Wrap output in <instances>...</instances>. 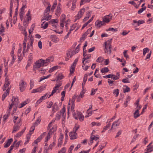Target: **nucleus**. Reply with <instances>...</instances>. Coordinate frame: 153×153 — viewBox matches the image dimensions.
I'll return each mask as SVG.
<instances>
[{
  "mask_svg": "<svg viewBox=\"0 0 153 153\" xmlns=\"http://www.w3.org/2000/svg\"><path fill=\"white\" fill-rule=\"evenodd\" d=\"M30 90L34 86V81L33 79H31L30 81Z\"/></svg>",
  "mask_w": 153,
  "mask_h": 153,
  "instance_id": "nucleus-36",
  "label": "nucleus"
},
{
  "mask_svg": "<svg viewBox=\"0 0 153 153\" xmlns=\"http://www.w3.org/2000/svg\"><path fill=\"white\" fill-rule=\"evenodd\" d=\"M46 85H42L40 86L39 88H38L39 91V92H41L43 91L44 89L46 88Z\"/></svg>",
  "mask_w": 153,
  "mask_h": 153,
  "instance_id": "nucleus-29",
  "label": "nucleus"
},
{
  "mask_svg": "<svg viewBox=\"0 0 153 153\" xmlns=\"http://www.w3.org/2000/svg\"><path fill=\"white\" fill-rule=\"evenodd\" d=\"M56 78L57 79H56V81H58L63 78H64V76L62 75V74H60L58 75Z\"/></svg>",
  "mask_w": 153,
  "mask_h": 153,
  "instance_id": "nucleus-26",
  "label": "nucleus"
},
{
  "mask_svg": "<svg viewBox=\"0 0 153 153\" xmlns=\"http://www.w3.org/2000/svg\"><path fill=\"white\" fill-rule=\"evenodd\" d=\"M41 121V117L40 116L36 120V121L33 123V125H35L36 124L38 125L39 123Z\"/></svg>",
  "mask_w": 153,
  "mask_h": 153,
  "instance_id": "nucleus-34",
  "label": "nucleus"
},
{
  "mask_svg": "<svg viewBox=\"0 0 153 153\" xmlns=\"http://www.w3.org/2000/svg\"><path fill=\"white\" fill-rule=\"evenodd\" d=\"M148 152H151L153 151V146H152L150 147H148Z\"/></svg>",
  "mask_w": 153,
  "mask_h": 153,
  "instance_id": "nucleus-63",
  "label": "nucleus"
},
{
  "mask_svg": "<svg viewBox=\"0 0 153 153\" xmlns=\"http://www.w3.org/2000/svg\"><path fill=\"white\" fill-rule=\"evenodd\" d=\"M128 3L131 4L133 5L136 8H137L138 7L137 6V5L136 3L134 2L133 1H129Z\"/></svg>",
  "mask_w": 153,
  "mask_h": 153,
  "instance_id": "nucleus-44",
  "label": "nucleus"
},
{
  "mask_svg": "<svg viewBox=\"0 0 153 153\" xmlns=\"http://www.w3.org/2000/svg\"><path fill=\"white\" fill-rule=\"evenodd\" d=\"M13 2L12 0L11 1H10V11H12V8L13 7Z\"/></svg>",
  "mask_w": 153,
  "mask_h": 153,
  "instance_id": "nucleus-59",
  "label": "nucleus"
},
{
  "mask_svg": "<svg viewBox=\"0 0 153 153\" xmlns=\"http://www.w3.org/2000/svg\"><path fill=\"white\" fill-rule=\"evenodd\" d=\"M77 133L74 131H71L69 134L70 139L71 140H74L77 138Z\"/></svg>",
  "mask_w": 153,
  "mask_h": 153,
  "instance_id": "nucleus-9",
  "label": "nucleus"
},
{
  "mask_svg": "<svg viewBox=\"0 0 153 153\" xmlns=\"http://www.w3.org/2000/svg\"><path fill=\"white\" fill-rule=\"evenodd\" d=\"M53 104V102L51 101L48 104H47V108H50L51 107V106Z\"/></svg>",
  "mask_w": 153,
  "mask_h": 153,
  "instance_id": "nucleus-64",
  "label": "nucleus"
},
{
  "mask_svg": "<svg viewBox=\"0 0 153 153\" xmlns=\"http://www.w3.org/2000/svg\"><path fill=\"white\" fill-rule=\"evenodd\" d=\"M58 108V106L56 102L54 103L53 105V106L52 111H57Z\"/></svg>",
  "mask_w": 153,
  "mask_h": 153,
  "instance_id": "nucleus-24",
  "label": "nucleus"
},
{
  "mask_svg": "<svg viewBox=\"0 0 153 153\" xmlns=\"http://www.w3.org/2000/svg\"><path fill=\"white\" fill-rule=\"evenodd\" d=\"M110 126V124H108L107 125H106L103 128V130L102 131V132L103 133L105 131L107 130L108 128H109Z\"/></svg>",
  "mask_w": 153,
  "mask_h": 153,
  "instance_id": "nucleus-35",
  "label": "nucleus"
},
{
  "mask_svg": "<svg viewBox=\"0 0 153 153\" xmlns=\"http://www.w3.org/2000/svg\"><path fill=\"white\" fill-rule=\"evenodd\" d=\"M119 120H117L116 121L114 122L112 125L111 129L113 128H115L116 127L119 126L120 123H119Z\"/></svg>",
  "mask_w": 153,
  "mask_h": 153,
  "instance_id": "nucleus-13",
  "label": "nucleus"
},
{
  "mask_svg": "<svg viewBox=\"0 0 153 153\" xmlns=\"http://www.w3.org/2000/svg\"><path fill=\"white\" fill-rule=\"evenodd\" d=\"M57 3L56 2H54L51 7V10L53 11L54 9H55L56 5H57Z\"/></svg>",
  "mask_w": 153,
  "mask_h": 153,
  "instance_id": "nucleus-53",
  "label": "nucleus"
},
{
  "mask_svg": "<svg viewBox=\"0 0 153 153\" xmlns=\"http://www.w3.org/2000/svg\"><path fill=\"white\" fill-rule=\"evenodd\" d=\"M97 89H94L93 88L91 89V95H93L95 94L96 92L97 91Z\"/></svg>",
  "mask_w": 153,
  "mask_h": 153,
  "instance_id": "nucleus-62",
  "label": "nucleus"
},
{
  "mask_svg": "<svg viewBox=\"0 0 153 153\" xmlns=\"http://www.w3.org/2000/svg\"><path fill=\"white\" fill-rule=\"evenodd\" d=\"M47 15H45L43 16V17H42V18L41 19V22L44 20L48 21L51 19L52 17L51 15H48V16L46 17V16Z\"/></svg>",
  "mask_w": 153,
  "mask_h": 153,
  "instance_id": "nucleus-14",
  "label": "nucleus"
},
{
  "mask_svg": "<svg viewBox=\"0 0 153 153\" xmlns=\"http://www.w3.org/2000/svg\"><path fill=\"white\" fill-rule=\"evenodd\" d=\"M85 11V9L84 8H82L78 12V13L76 16L79 17L80 16V18H81Z\"/></svg>",
  "mask_w": 153,
  "mask_h": 153,
  "instance_id": "nucleus-17",
  "label": "nucleus"
},
{
  "mask_svg": "<svg viewBox=\"0 0 153 153\" xmlns=\"http://www.w3.org/2000/svg\"><path fill=\"white\" fill-rule=\"evenodd\" d=\"M30 44L31 46H32L33 44V42L34 39L33 37L32 36V35L31 36V37L30 38Z\"/></svg>",
  "mask_w": 153,
  "mask_h": 153,
  "instance_id": "nucleus-49",
  "label": "nucleus"
},
{
  "mask_svg": "<svg viewBox=\"0 0 153 153\" xmlns=\"http://www.w3.org/2000/svg\"><path fill=\"white\" fill-rule=\"evenodd\" d=\"M8 95V94H7V93H6V92L4 93L2 96V101H3L5 99L6 97Z\"/></svg>",
  "mask_w": 153,
  "mask_h": 153,
  "instance_id": "nucleus-56",
  "label": "nucleus"
},
{
  "mask_svg": "<svg viewBox=\"0 0 153 153\" xmlns=\"http://www.w3.org/2000/svg\"><path fill=\"white\" fill-rule=\"evenodd\" d=\"M127 51L125 50L123 52V55L124 57H126V59H129V55L126 53V52Z\"/></svg>",
  "mask_w": 153,
  "mask_h": 153,
  "instance_id": "nucleus-42",
  "label": "nucleus"
},
{
  "mask_svg": "<svg viewBox=\"0 0 153 153\" xmlns=\"http://www.w3.org/2000/svg\"><path fill=\"white\" fill-rule=\"evenodd\" d=\"M54 58L53 56H50L46 59L45 60H44V65L45 66H47L48 63L50 62H52Z\"/></svg>",
  "mask_w": 153,
  "mask_h": 153,
  "instance_id": "nucleus-8",
  "label": "nucleus"
},
{
  "mask_svg": "<svg viewBox=\"0 0 153 153\" xmlns=\"http://www.w3.org/2000/svg\"><path fill=\"white\" fill-rule=\"evenodd\" d=\"M27 2V1L26 0H25V1H24L23 2V4H22V7L20 9V10H21L20 12H23L24 10V8H26V7H27V6H26Z\"/></svg>",
  "mask_w": 153,
  "mask_h": 153,
  "instance_id": "nucleus-21",
  "label": "nucleus"
},
{
  "mask_svg": "<svg viewBox=\"0 0 153 153\" xmlns=\"http://www.w3.org/2000/svg\"><path fill=\"white\" fill-rule=\"evenodd\" d=\"M102 22H104V25H105V23H108L110 22V19L107 16H105L103 19Z\"/></svg>",
  "mask_w": 153,
  "mask_h": 153,
  "instance_id": "nucleus-25",
  "label": "nucleus"
},
{
  "mask_svg": "<svg viewBox=\"0 0 153 153\" xmlns=\"http://www.w3.org/2000/svg\"><path fill=\"white\" fill-rule=\"evenodd\" d=\"M76 94H75L74 96L73 97L71 100V103L74 104V102L75 101V99L76 98Z\"/></svg>",
  "mask_w": 153,
  "mask_h": 153,
  "instance_id": "nucleus-46",
  "label": "nucleus"
},
{
  "mask_svg": "<svg viewBox=\"0 0 153 153\" xmlns=\"http://www.w3.org/2000/svg\"><path fill=\"white\" fill-rule=\"evenodd\" d=\"M57 128L56 126V125H54L52 128L49 131L48 134V135H50L53 134L55 131H56Z\"/></svg>",
  "mask_w": 153,
  "mask_h": 153,
  "instance_id": "nucleus-10",
  "label": "nucleus"
},
{
  "mask_svg": "<svg viewBox=\"0 0 153 153\" xmlns=\"http://www.w3.org/2000/svg\"><path fill=\"white\" fill-rule=\"evenodd\" d=\"M119 93V90L118 89H115L114 90L113 94L116 96V97L118 96Z\"/></svg>",
  "mask_w": 153,
  "mask_h": 153,
  "instance_id": "nucleus-32",
  "label": "nucleus"
},
{
  "mask_svg": "<svg viewBox=\"0 0 153 153\" xmlns=\"http://www.w3.org/2000/svg\"><path fill=\"white\" fill-rule=\"evenodd\" d=\"M58 22V20L57 19H52L51 21L48 22L49 24H53L55 23H57Z\"/></svg>",
  "mask_w": 153,
  "mask_h": 153,
  "instance_id": "nucleus-27",
  "label": "nucleus"
},
{
  "mask_svg": "<svg viewBox=\"0 0 153 153\" xmlns=\"http://www.w3.org/2000/svg\"><path fill=\"white\" fill-rule=\"evenodd\" d=\"M86 47V41L85 42V44L83 48V56H84V57L82 58V67L83 69L85 71H86V66L85 65V64H86V61H85V60H86V58L85 57V56H86V55L85 54L86 51V50H85Z\"/></svg>",
  "mask_w": 153,
  "mask_h": 153,
  "instance_id": "nucleus-4",
  "label": "nucleus"
},
{
  "mask_svg": "<svg viewBox=\"0 0 153 153\" xmlns=\"http://www.w3.org/2000/svg\"><path fill=\"white\" fill-rule=\"evenodd\" d=\"M107 31H112L113 32H115L117 31V28H110L106 30Z\"/></svg>",
  "mask_w": 153,
  "mask_h": 153,
  "instance_id": "nucleus-48",
  "label": "nucleus"
},
{
  "mask_svg": "<svg viewBox=\"0 0 153 153\" xmlns=\"http://www.w3.org/2000/svg\"><path fill=\"white\" fill-rule=\"evenodd\" d=\"M63 138V134L62 133L60 134L59 137V138L58 141L60 140L61 142H62Z\"/></svg>",
  "mask_w": 153,
  "mask_h": 153,
  "instance_id": "nucleus-60",
  "label": "nucleus"
},
{
  "mask_svg": "<svg viewBox=\"0 0 153 153\" xmlns=\"http://www.w3.org/2000/svg\"><path fill=\"white\" fill-rule=\"evenodd\" d=\"M55 145V143L54 142L52 143L50 145L49 147L48 148V150H49V149L52 150L53 147Z\"/></svg>",
  "mask_w": 153,
  "mask_h": 153,
  "instance_id": "nucleus-51",
  "label": "nucleus"
},
{
  "mask_svg": "<svg viewBox=\"0 0 153 153\" xmlns=\"http://www.w3.org/2000/svg\"><path fill=\"white\" fill-rule=\"evenodd\" d=\"M35 126L33 125V126H32L30 129V130L29 131L30 132V135L33 132L34 129H35Z\"/></svg>",
  "mask_w": 153,
  "mask_h": 153,
  "instance_id": "nucleus-43",
  "label": "nucleus"
},
{
  "mask_svg": "<svg viewBox=\"0 0 153 153\" xmlns=\"http://www.w3.org/2000/svg\"><path fill=\"white\" fill-rule=\"evenodd\" d=\"M86 32H85L82 35V37L80 38V40L81 42L83 41L85 39Z\"/></svg>",
  "mask_w": 153,
  "mask_h": 153,
  "instance_id": "nucleus-40",
  "label": "nucleus"
},
{
  "mask_svg": "<svg viewBox=\"0 0 153 153\" xmlns=\"http://www.w3.org/2000/svg\"><path fill=\"white\" fill-rule=\"evenodd\" d=\"M31 111V108L30 106L28 107V108L25 111V114L26 115H27L28 113H29L30 111Z\"/></svg>",
  "mask_w": 153,
  "mask_h": 153,
  "instance_id": "nucleus-54",
  "label": "nucleus"
},
{
  "mask_svg": "<svg viewBox=\"0 0 153 153\" xmlns=\"http://www.w3.org/2000/svg\"><path fill=\"white\" fill-rule=\"evenodd\" d=\"M104 25V22L100 21L99 20H97L95 22V27H96L100 28L101 26Z\"/></svg>",
  "mask_w": 153,
  "mask_h": 153,
  "instance_id": "nucleus-5",
  "label": "nucleus"
},
{
  "mask_svg": "<svg viewBox=\"0 0 153 153\" xmlns=\"http://www.w3.org/2000/svg\"><path fill=\"white\" fill-rule=\"evenodd\" d=\"M113 74H108L107 75H105L103 76V77L105 78H111L112 76H113Z\"/></svg>",
  "mask_w": 153,
  "mask_h": 153,
  "instance_id": "nucleus-52",
  "label": "nucleus"
},
{
  "mask_svg": "<svg viewBox=\"0 0 153 153\" xmlns=\"http://www.w3.org/2000/svg\"><path fill=\"white\" fill-rule=\"evenodd\" d=\"M149 49L148 48H144L143 50V55L145 56L146 53L149 52Z\"/></svg>",
  "mask_w": 153,
  "mask_h": 153,
  "instance_id": "nucleus-31",
  "label": "nucleus"
},
{
  "mask_svg": "<svg viewBox=\"0 0 153 153\" xmlns=\"http://www.w3.org/2000/svg\"><path fill=\"white\" fill-rule=\"evenodd\" d=\"M44 60L42 59H40L36 61L34 63L33 69V71H35L36 69L39 68L41 67L44 66Z\"/></svg>",
  "mask_w": 153,
  "mask_h": 153,
  "instance_id": "nucleus-2",
  "label": "nucleus"
},
{
  "mask_svg": "<svg viewBox=\"0 0 153 153\" xmlns=\"http://www.w3.org/2000/svg\"><path fill=\"white\" fill-rule=\"evenodd\" d=\"M21 125V124L20 125H17L16 124H15L13 126L12 133H13L15 132L16 131L19 130Z\"/></svg>",
  "mask_w": 153,
  "mask_h": 153,
  "instance_id": "nucleus-11",
  "label": "nucleus"
},
{
  "mask_svg": "<svg viewBox=\"0 0 153 153\" xmlns=\"http://www.w3.org/2000/svg\"><path fill=\"white\" fill-rule=\"evenodd\" d=\"M61 115V112H58L56 115V119L58 120H59L60 118Z\"/></svg>",
  "mask_w": 153,
  "mask_h": 153,
  "instance_id": "nucleus-41",
  "label": "nucleus"
},
{
  "mask_svg": "<svg viewBox=\"0 0 153 153\" xmlns=\"http://www.w3.org/2000/svg\"><path fill=\"white\" fill-rule=\"evenodd\" d=\"M30 101V100L29 99H27L25 101L22 102L21 104V106H19V108H21L24 106L26 104L28 103Z\"/></svg>",
  "mask_w": 153,
  "mask_h": 153,
  "instance_id": "nucleus-19",
  "label": "nucleus"
},
{
  "mask_svg": "<svg viewBox=\"0 0 153 153\" xmlns=\"http://www.w3.org/2000/svg\"><path fill=\"white\" fill-rule=\"evenodd\" d=\"M66 18L65 15L64 14L62 15L61 17V21L62 22H64Z\"/></svg>",
  "mask_w": 153,
  "mask_h": 153,
  "instance_id": "nucleus-38",
  "label": "nucleus"
},
{
  "mask_svg": "<svg viewBox=\"0 0 153 153\" xmlns=\"http://www.w3.org/2000/svg\"><path fill=\"white\" fill-rule=\"evenodd\" d=\"M11 101L12 103H13V105H14L15 106H16L17 107H18V105L19 102V99L18 98H15L13 97L11 100Z\"/></svg>",
  "mask_w": 153,
  "mask_h": 153,
  "instance_id": "nucleus-7",
  "label": "nucleus"
},
{
  "mask_svg": "<svg viewBox=\"0 0 153 153\" xmlns=\"http://www.w3.org/2000/svg\"><path fill=\"white\" fill-rule=\"evenodd\" d=\"M13 141V139L11 138L10 139H8L7 141V142L5 144L4 147V148H7L9 147L11 143Z\"/></svg>",
  "mask_w": 153,
  "mask_h": 153,
  "instance_id": "nucleus-16",
  "label": "nucleus"
},
{
  "mask_svg": "<svg viewBox=\"0 0 153 153\" xmlns=\"http://www.w3.org/2000/svg\"><path fill=\"white\" fill-rule=\"evenodd\" d=\"M139 135V134H135L133 137L132 140L131 141V142H134L136 138H137Z\"/></svg>",
  "mask_w": 153,
  "mask_h": 153,
  "instance_id": "nucleus-57",
  "label": "nucleus"
},
{
  "mask_svg": "<svg viewBox=\"0 0 153 153\" xmlns=\"http://www.w3.org/2000/svg\"><path fill=\"white\" fill-rule=\"evenodd\" d=\"M126 88H123V92L124 93L126 92H128L130 91V89L129 88L127 85H125Z\"/></svg>",
  "mask_w": 153,
  "mask_h": 153,
  "instance_id": "nucleus-37",
  "label": "nucleus"
},
{
  "mask_svg": "<svg viewBox=\"0 0 153 153\" xmlns=\"http://www.w3.org/2000/svg\"><path fill=\"white\" fill-rule=\"evenodd\" d=\"M109 70L107 67H104L102 68L101 70V72L102 73L108 72L109 71Z\"/></svg>",
  "mask_w": 153,
  "mask_h": 153,
  "instance_id": "nucleus-28",
  "label": "nucleus"
},
{
  "mask_svg": "<svg viewBox=\"0 0 153 153\" xmlns=\"http://www.w3.org/2000/svg\"><path fill=\"white\" fill-rule=\"evenodd\" d=\"M112 39H111L110 40H108V43H107L106 41L104 43L105 48L104 49V51L105 53H108L110 54L111 52V41L112 40Z\"/></svg>",
  "mask_w": 153,
  "mask_h": 153,
  "instance_id": "nucleus-3",
  "label": "nucleus"
},
{
  "mask_svg": "<svg viewBox=\"0 0 153 153\" xmlns=\"http://www.w3.org/2000/svg\"><path fill=\"white\" fill-rule=\"evenodd\" d=\"M86 82V74L84 75V77L83 78V80L82 83V90L80 93V95L78 96H77L76 98H77L76 101L77 102H79L80 100V98H82L84 96V94L85 92V83Z\"/></svg>",
  "mask_w": 153,
  "mask_h": 153,
  "instance_id": "nucleus-1",
  "label": "nucleus"
},
{
  "mask_svg": "<svg viewBox=\"0 0 153 153\" xmlns=\"http://www.w3.org/2000/svg\"><path fill=\"white\" fill-rule=\"evenodd\" d=\"M51 7V5H48V7H47L44 11L45 13L48 14L49 13Z\"/></svg>",
  "mask_w": 153,
  "mask_h": 153,
  "instance_id": "nucleus-33",
  "label": "nucleus"
},
{
  "mask_svg": "<svg viewBox=\"0 0 153 153\" xmlns=\"http://www.w3.org/2000/svg\"><path fill=\"white\" fill-rule=\"evenodd\" d=\"M5 83L6 84L7 86H8L10 83V81H9V79L7 78L6 77L5 78Z\"/></svg>",
  "mask_w": 153,
  "mask_h": 153,
  "instance_id": "nucleus-58",
  "label": "nucleus"
},
{
  "mask_svg": "<svg viewBox=\"0 0 153 153\" xmlns=\"http://www.w3.org/2000/svg\"><path fill=\"white\" fill-rule=\"evenodd\" d=\"M77 114L79 120L81 121H82L84 118V117L82 114L81 112H78Z\"/></svg>",
  "mask_w": 153,
  "mask_h": 153,
  "instance_id": "nucleus-23",
  "label": "nucleus"
},
{
  "mask_svg": "<svg viewBox=\"0 0 153 153\" xmlns=\"http://www.w3.org/2000/svg\"><path fill=\"white\" fill-rule=\"evenodd\" d=\"M48 24L49 23H47L46 22H44L41 24V27L44 29H46L48 26Z\"/></svg>",
  "mask_w": 153,
  "mask_h": 153,
  "instance_id": "nucleus-20",
  "label": "nucleus"
},
{
  "mask_svg": "<svg viewBox=\"0 0 153 153\" xmlns=\"http://www.w3.org/2000/svg\"><path fill=\"white\" fill-rule=\"evenodd\" d=\"M92 12V11H90L87 13V19H89L91 16Z\"/></svg>",
  "mask_w": 153,
  "mask_h": 153,
  "instance_id": "nucleus-55",
  "label": "nucleus"
},
{
  "mask_svg": "<svg viewBox=\"0 0 153 153\" xmlns=\"http://www.w3.org/2000/svg\"><path fill=\"white\" fill-rule=\"evenodd\" d=\"M146 9V7H144L143 8L140 9L138 11V14H140L144 10H145Z\"/></svg>",
  "mask_w": 153,
  "mask_h": 153,
  "instance_id": "nucleus-47",
  "label": "nucleus"
},
{
  "mask_svg": "<svg viewBox=\"0 0 153 153\" xmlns=\"http://www.w3.org/2000/svg\"><path fill=\"white\" fill-rule=\"evenodd\" d=\"M26 129V127H25L24 129H23L22 131L16 134V136L17 137H20L24 133Z\"/></svg>",
  "mask_w": 153,
  "mask_h": 153,
  "instance_id": "nucleus-22",
  "label": "nucleus"
},
{
  "mask_svg": "<svg viewBox=\"0 0 153 153\" xmlns=\"http://www.w3.org/2000/svg\"><path fill=\"white\" fill-rule=\"evenodd\" d=\"M103 59V58L102 57L100 56L96 60V62L100 63L101 61H102V59Z\"/></svg>",
  "mask_w": 153,
  "mask_h": 153,
  "instance_id": "nucleus-61",
  "label": "nucleus"
},
{
  "mask_svg": "<svg viewBox=\"0 0 153 153\" xmlns=\"http://www.w3.org/2000/svg\"><path fill=\"white\" fill-rule=\"evenodd\" d=\"M92 105H90V106L89 108L87 110V117H89L91 116L92 115L93 112L94 111H96L97 110V109H96L95 110H94L93 111H89V110L90 109H92Z\"/></svg>",
  "mask_w": 153,
  "mask_h": 153,
  "instance_id": "nucleus-12",
  "label": "nucleus"
},
{
  "mask_svg": "<svg viewBox=\"0 0 153 153\" xmlns=\"http://www.w3.org/2000/svg\"><path fill=\"white\" fill-rule=\"evenodd\" d=\"M144 22H145L143 20H139L137 21V23L136 24H135V27L138 26L140 24H143Z\"/></svg>",
  "mask_w": 153,
  "mask_h": 153,
  "instance_id": "nucleus-30",
  "label": "nucleus"
},
{
  "mask_svg": "<svg viewBox=\"0 0 153 153\" xmlns=\"http://www.w3.org/2000/svg\"><path fill=\"white\" fill-rule=\"evenodd\" d=\"M10 115L9 113H8L7 114H5L4 115L3 118V121H5V120L7 119L9 116Z\"/></svg>",
  "mask_w": 153,
  "mask_h": 153,
  "instance_id": "nucleus-45",
  "label": "nucleus"
},
{
  "mask_svg": "<svg viewBox=\"0 0 153 153\" xmlns=\"http://www.w3.org/2000/svg\"><path fill=\"white\" fill-rule=\"evenodd\" d=\"M26 83H25V82L23 81L22 80V82L21 83L20 82L19 83V86H20V89L21 92L23 91L26 88L25 86H24L26 84Z\"/></svg>",
  "mask_w": 153,
  "mask_h": 153,
  "instance_id": "nucleus-6",
  "label": "nucleus"
},
{
  "mask_svg": "<svg viewBox=\"0 0 153 153\" xmlns=\"http://www.w3.org/2000/svg\"><path fill=\"white\" fill-rule=\"evenodd\" d=\"M59 68H61V67L59 66H57V65L55 66H54L53 67L49 69L48 71L49 73H51L53 71H54V70H55L56 69H58Z\"/></svg>",
  "mask_w": 153,
  "mask_h": 153,
  "instance_id": "nucleus-18",
  "label": "nucleus"
},
{
  "mask_svg": "<svg viewBox=\"0 0 153 153\" xmlns=\"http://www.w3.org/2000/svg\"><path fill=\"white\" fill-rule=\"evenodd\" d=\"M129 100H130V98H129V97L128 96V97H127L126 100L125 102L124 103V105H126L125 106L126 107L127 106V105H128V103L129 101Z\"/></svg>",
  "mask_w": 153,
  "mask_h": 153,
  "instance_id": "nucleus-50",
  "label": "nucleus"
},
{
  "mask_svg": "<svg viewBox=\"0 0 153 153\" xmlns=\"http://www.w3.org/2000/svg\"><path fill=\"white\" fill-rule=\"evenodd\" d=\"M129 79L128 78H126L125 79H123L122 80V82L124 83H129L130 82V81H129Z\"/></svg>",
  "mask_w": 153,
  "mask_h": 153,
  "instance_id": "nucleus-39",
  "label": "nucleus"
},
{
  "mask_svg": "<svg viewBox=\"0 0 153 153\" xmlns=\"http://www.w3.org/2000/svg\"><path fill=\"white\" fill-rule=\"evenodd\" d=\"M93 136H91L90 138H91V140L90 141V145H91V144L93 143V140H94L95 141H97V140H98L99 138V136L98 135H97L96 136H94L93 137H92Z\"/></svg>",
  "mask_w": 153,
  "mask_h": 153,
  "instance_id": "nucleus-15",
  "label": "nucleus"
}]
</instances>
